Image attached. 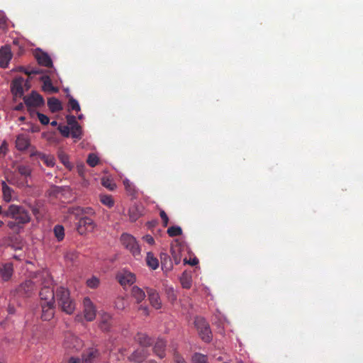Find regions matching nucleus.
I'll return each mask as SVG.
<instances>
[{
  "instance_id": "13d9d810",
  "label": "nucleus",
  "mask_w": 363,
  "mask_h": 363,
  "mask_svg": "<svg viewBox=\"0 0 363 363\" xmlns=\"http://www.w3.org/2000/svg\"><path fill=\"white\" fill-rule=\"evenodd\" d=\"M143 240L150 245H153L155 242L153 237L150 235H146L144 236Z\"/></svg>"
},
{
  "instance_id": "4468645a",
  "label": "nucleus",
  "mask_w": 363,
  "mask_h": 363,
  "mask_svg": "<svg viewBox=\"0 0 363 363\" xmlns=\"http://www.w3.org/2000/svg\"><path fill=\"white\" fill-rule=\"evenodd\" d=\"M117 279L122 286L133 284L135 281V277L134 274L128 271L120 272L117 275Z\"/></svg>"
},
{
  "instance_id": "680f3d73",
  "label": "nucleus",
  "mask_w": 363,
  "mask_h": 363,
  "mask_svg": "<svg viewBox=\"0 0 363 363\" xmlns=\"http://www.w3.org/2000/svg\"><path fill=\"white\" fill-rule=\"evenodd\" d=\"M68 363H81V361L79 358L77 357H70L69 361H68Z\"/></svg>"
},
{
  "instance_id": "dca6fc26",
  "label": "nucleus",
  "mask_w": 363,
  "mask_h": 363,
  "mask_svg": "<svg viewBox=\"0 0 363 363\" xmlns=\"http://www.w3.org/2000/svg\"><path fill=\"white\" fill-rule=\"evenodd\" d=\"M99 352L95 348L88 349L82 356V363H96Z\"/></svg>"
},
{
  "instance_id": "6e6552de",
  "label": "nucleus",
  "mask_w": 363,
  "mask_h": 363,
  "mask_svg": "<svg viewBox=\"0 0 363 363\" xmlns=\"http://www.w3.org/2000/svg\"><path fill=\"white\" fill-rule=\"evenodd\" d=\"M23 101L28 107H38L44 104L43 97L36 91H32L28 96L23 97Z\"/></svg>"
},
{
  "instance_id": "c756f323",
  "label": "nucleus",
  "mask_w": 363,
  "mask_h": 363,
  "mask_svg": "<svg viewBox=\"0 0 363 363\" xmlns=\"http://www.w3.org/2000/svg\"><path fill=\"white\" fill-rule=\"evenodd\" d=\"M161 264L162 267H165L167 269H172V264L169 256L165 253L160 254Z\"/></svg>"
},
{
  "instance_id": "4c0bfd02",
  "label": "nucleus",
  "mask_w": 363,
  "mask_h": 363,
  "mask_svg": "<svg viewBox=\"0 0 363 363\" xmlns=\"http://www.w3.org/2000/svg\"><path fill=\"white\" fill-rule=\"evenodd\" d=\"M180 282L182 287L184 289H190L191 286V279L186 274L184 273L182 274L180 278Z\"/></svg>"
},
{
  "instance_id": "cd10ccee",
  "label": "nucleus",
  "mask_w": 363,
  "mask_h": 363,
  "mask_svg": "<svg viewBox=\"0 0 363 363\" xmlns=\"http://www.w3.org/2000/svg\"><path fill=\"white\" fill-rule=\"evenodd\" d=\"M146 262L147 266L152 269L155 270L159 267V261L154 257L152 252L147 253Z\"/></svg>"
},
{
  "instance_id": "49530a36",
  "label": "nucleus",
  "mask_w": 363,
  "mask_h": 363,
  "mask_svg": "<svg viewBox=\"0 0 363 363\" xmlns=\"http://www.w3.org/2000/svg\"><path fill=\"white\" fill-rule=\"evenodd\" d=\"M115 306L118 310H123L125 307V301L123 298L118 297L115 301Z\"/></svg>"
},
{
  "instance_id": "bb28decb",
  "label": "nucleus",
  "mask_w": 363,
  "mask_h": 363,
  "mask_svg": "<svg viewBox=\"0 0 363 363\" xmlns=\"http://www.w3.org/2000/svg\"><path fill=\"white\" fill-rule=\"evenodd\" d=\"M133 296L136 299L138 303H140L145 298L144 291L137 286H134L131 290Z\"/></svg>"
},
{
  "instance_id": "6e6d98bb",
  "label": "nucleus",
  "mask_w": 363,
  "mask_h": 363,
  "mask_svg": "<svg viewBox=\"0 0 363 363\" xmlns=\"http://www.w3.org/2000/svg\"><path fill=\"white\" fill-rule=\"evenodd\" d=\"M174 360L176 363H186L184 357L181 356L178 352H174Z\"/></svg>"
},
{
  "instance_id": "7c9ffc66",
  "label": "nucleus",
  "mask_w": 363,
  "mask_h": 363,
  "mask_svg": "<svg viewBox=\"0 0 363 363\" xmlns=\"http://www.w3.org/2000/svg\"><path fill=\"white\" fill-rule=\"evenodd\" d=\"M53 233L57 241H62L65 238V228L62 225H56L53 228Z\"/></svg>"
},
{
  "instance_id": "9b49d317",
  "label": "nucleus",
  "mask_w": 363,
  "mask_h": 363,
  "mask_svg": "<svg viewBox=\"0 0 363 363\" xmlns=\"http://www.w3.org/2000/svg\"><path fill=\"white\" fill-rule=\"evenodd\" d=\"M13 274V266L11 262L0 264V277L4 281H9Z\"/></svg>"
},
{
  "instance_id": "7ed1b4c3",
  "label": "nucleus",
  "mask_w": 363,
  "mask_h": 363,
  "mask_svg": "<svg viewBox=\"0 0 363 363\" xmlns=\"http://www.w3.org/2000/svg\"><path fill=\"white\" fill-rule=\"evenodd\" d=\"M37 279L41 286L39 296L42 302H55V291L52 289L53 281L50 274L48 271H43L38 274Z\"/></svg>"
},
{
  "instance_id": "052dcab7",
  "label": "nucleus",
  "mask_w": 363,
  "mask_h": 363,
  "mask_svg": "<svg viewBox=\"0 0 363 363\" xmlns=\"http://www.w3.org/2000/svg\"><path fill=\"white\" fill-rule=\"evenodd\" d=\"M184 262H185V263H186V259H184ZM187 263H189L191 266H195L199 263V260L196 258H194V259L189 260V262H187Z\"/></svg>"
},
{
  "instance_id": "0e129e2a",
  "label": "nucleus",
  "mask_w": 363,
  "mask_h": 363,
  "mask_svg": "<svg viewBox=\"0 0 363 363\" xmlns=\"http://www.w3.org/2000/svg\"><path fill=\"white\" fill-rule=\"evenodd\" d=\"M47 155H45V154L40 152V153L38 154V156L37 157L40 159L42 161H44L45 157H47Z\"/></svg>"
},
{
  "instance_id": "4be33fe9",
  "label": "nucleus",
  "mask_w": 363,
  "mask_h": 363,
  "mask_svg": "<svg viewBox=\"0 0 363 363\" xmlns=\"http://www.w3.org/2000/svg\"><path fill=\"white\" fill-rule=\"evenodd\" d=\"M165 342L162 339H158L155 343L153 351L160 358H163L165 355Z\"/></svg>"
},
{
  "instance_id": "9d476101",
  "label": "nucleus",
  "mask_w": 363,
  "mask_h": 363,
  "mask_svg": "<svg viewBox=\"0 0 363 363\" xmlns=\"http://www.w3.org/2000/svg\"><path fill=\"white\" fill-rule=\"evenodd\" d=\"M42 315L41 318L43 320H50L55 314V302L46 301L41 303Z\"/></svg>"
},
{
  "instance_id": "39448f33",
  "label": "nucleus",
  "mask_w": 363,
  "mask_h": 363,
  "mask_svg": "<svg viewBox=\"0 0 363 363\" xmlns=\"http://www.w3.org/2000/svg\"><path fill=\"white\" fill-rule=\"evenodd\" d=\"M121 242L122 245L128 249L133 256L140 254V249L135 238L130 234L123 233L121 236Z\"/></svg>"
},
{
  "instance_id": "412c9836",
  "label": "nucleus",
  "mask_w": 363,
  "mask_h": 363,
  "mask_svg": "<svg viewBox=\"0 0 363 363\" xmlns=\"http://www.w3.org/2000/svg\"><path fill=\"white\" fill-rule=\"evenodd\" d=\"M35 58L39 65L47 67H52V61L47 53L43 52H38L35 55Z\"/></svg>"
},
{
  "instance_id": "37998d69",
  "label": "nucleus",
  "mask_w": 363,
  "mask_h": 363,
  "mask_svg": "<svg viewBox=\"0 0 363 363\" xmlns=\"http://www.w3.org/2000/svg\"><path fill=\"white\" fill-rule=\"evenodd\" d=\"M102 185L108 189L113 191L116 189V185L109 179H103Z\"/></svg>"
},
{
  "instance_id": "ddd939ff",
  "label": "nucleus",
  "mask_w": 363,
  "mask_h": 363,
  "mask_svg": "<svg viewBox=\"0 0 363 363\" xmlns=\"http://www.w3.org/2000/svg\"><path fill=\"white\" fill-rule=\"evenodd\" d=\"M12 58V53L9 47L5 46L0 49V67L6 68Z\"/></svg>"
},
{
  "instance_id": "bf43d9fd",
  "label": "nucleus",
  "mask_w": 363,
  "mask_h": 363,
  "mask_svg": "<svg viewBox=\"0 0 363 363\" xmlns=\"http://www.w3.org/2000/svg\"><path fill=\"white\" fill-rule=\"evenodd\" d=\"M138 310L140 311H142L143 315H144L145 316H147L149 315V311H148V308L147 306H140L138 308Z\"/></svg>"
},
{
  "instance_id": "c03bdc74",
  "label": "nucleus",
  "mask_w": 363,
  "mask_h": 363,
  "mask_svg": "<svg viewBox=\"0 0 363 363\" xmlns=\"http://www.w3.org/2000/svg\"><path fill=\"white\" fill-rule=\"evenodd\" d=\"M69 106L72 110L79 111H80V106L78 103V101L74 99V98L71 97L69 99Z\"/></svg>"
},
{
  "instance_id": "ea45409f",
  "label": "nucleus",
  "mask_w": 363,
  "mask_h": 363,
  "mask_svg": "<svg viewBox=\"0 0 363 363\" xmlns=\"http://www.w3.org/2000/svg\"><path fill=\"white\" fill-rule=\"evenodd\" d=\"M71 135L73 138L79 139L82 135V129L80 125L78 124L71 127Z\"/></svg>"
},
{
  "instance_id": "f3484780",
  "label": "nucleus",
  "mask_w": 363,
  "mask_h": 363,
  "mask_svg": "<svg viewBox=\"0 0 363 363\" xmlns=\"http://www.w3.org/2000/svg\"><path fill=\"white\" fill-rule=\"evenodd\" d=\"M144 208L142 205L133 204L128 210L129 218L132 222L136 221L143 215Z\"/></svg>"
},
{
  "instance_id": "f704fd0d",
  "label": "nucleus",
  "mask_w": 363,
  "mask_h": 363,
  "mask_svg": "<svg viewBox=\"0 0 363 363\" xmlns=\"http://www.w3.org/2000/svg\"><path fill=\"white\" fill-rule=\"evenodd\" d=\"M18 69L19 71L24 72L28 77L43 73V70L39 68H25L23 67H20Z\"/></svg>"
},
{
  "instance_id": "a211bd4d",
  "label": "nucleus",
  "mask_w": 363,
  "mask_h": 363,
  "mask_svg": "<svg viewBox=\"0 0 363 363\" xmlns=\"http://www.w3.org/2000/svg\"><path fill=\"white\" fill-rule=\"evenodd\" d=\"M18 290L19 293L28 296L35 290V284L31 280H26L19 286Z\"/></svg>"
},
{
  "instance_id": "09e8293b",
  "label": "nucleus",
  "mask_w": 363,
  "mask_h": 363,
  "mask_svg": "<svg viewBox=\"0 0 363 363\" xmlns=\"http://www.w3.org/2000/svg\"><path fill=\"white\" fill-rule=\"evenodd\" d=\"M123 184H124V186L127 191H128L130 194H134V192H135L134 186H133V184L128 179H125L123 181Z\"/></svg>"
},
{
  "instance_id": "4d7b16f0",
  "label": "nucleus",
  "mask_w": 363,
  "mask_h": 363,
  "mask_svg": "<svg viewBox=\"0 0 363 363\" xmlns=\"http://www.w3.org/2000/svg\"><path fill=\"white\" fill-rule=\"evenodd\" d=\"M67 123L71 125V127L78 124L74 116H70V115L67 116Z\"/></svg>"
},
{
  "instance_id": "f03ea898",
  "label": "nucleus",
  "mask_w": 363,
  "mask_h": 363,
  "mask_svg": "<svg viewBox=\"0 0 363 363\" xmlns=\"http://www.w3.org/2000/svg\"><path fill=\"white\" fill-rule=\"evenodd\" d=\"M55 302L68 315L74 313L76 309V301L71 297L69 290L62 286H57L55 289Z\"/></svg>"
},
{
  "instance_id": "79ce46f5",
  "label": "nucleus",
  "mask_w": 363,
  "mask_h": 363,
  "mask_svg": "<svg viewBox=\"0 0 363 363\" xmlns=\"http://www.w3.org/2000/svg\"><path fill=\"white\" fill-rule=\"evenodd\" d=\"M86 284L89 288L96 289L99 284V279L96 277H92L86 281Z\"/></svg>"
},
{
  "instance_id": "5fc2aeb1",
  "label": "nucleus",
  "mask_w": 363,
  "mask_h": 363,
  "mask_svg": "<svg viewBox=\"0 0 363 363\" xmlns=\"http://www.w3.org/2000/svg\"><path fill=\"white\" fill-rule=\"evenodd\" d=\"M160 216L163 223V226L167 227L169 223V218L164 211L162 210L160 212Z\"/></svg>"
},
{
  "instance_id": "f257e3e1",
  "label": "nucleus",
  "mask_w": 363,
  "mask_h": 363,
  "mask_svg": "<svg viewBox=\"0 0 363 363\" xmlns=\"http://www.w3.org/2000/svg\"><path fill=\"white\" fill-rule=\"evenodd\" d=\"M5 215L6 218L13 219V220H9L7 223V226L16 233H18L24 225L31 220L29 212L23 206L20 205H9Z\"/></svg>"
},
{
  "instance_id": "6ab92c4d",
  "label": "nucleus",
  "mask_w": 363,
  "mask_h": 363,
  "mask_svg": "<svg viewBox=\"0 0 363 363\" xmlns=\"http://www.w3.org/2000/svg\"><path fill=\"white\" fill-rule=\"evenodd\" d=\"M147 350L145 348H139L134 351L132 354L129 357L130 361L140 363L143 362L147 357Z\"/></svg>"
},
{
  "instance_id": "e2e57ef3",
  "label": "nucleus",
  "mask_w": 363,
  "mask_h": 363,
  "mask_svg": "<svg viewBox=\"0 0 363 363\" xmlns=\"http://www.w3.org/2000/svg\"><path fill=\"white\" fill-rule=\"evenodd\" d=\"M39 153H40V152H38L34 149H31L30 151V157H38Z\"/></svg>"
},
{
  "instance_id": "c9c22d12",
  "label": "nucleus",
  "mask_w": 363,
  "mask_h": 363,
  "mask_svg": "<svg viewBox=\"0 0 363 363\" xmlns=\"http://www.w3.org/2000/svg\"><path fill=\"white\" fill-rule=\"evenodd\" d=\"M18 173L23 176L24 177L27 178L30 176L31 174V169L29 166L27 165H19L17 167Z\"/></svg>"
},
{
  "instance_id": "20e7f679",
  "label": "nucleus",
  "mask_w": 363,
  "mask_h": 363,
  "mask_svg": "<svg viewBox=\"0 0 363 363\" xmlns=\"http://www.w3.org/2000/svg\"><path fill=\"white\" fill-rule=\"evenodd\" d=\"M194 324L201 338L206 342H211L212 340V333L206 320L203 318L197 317L194 320Z\"/></svg>"
},
{
  "instance_id": "2eb2a0df",
  "label": "nucleus",
  "mask_w": 363,
  "mask_h": 363,
  "mask_svg": "<svg viewBox=\"0 0 363 363\" xmlns=\"http://www.w3.org/2000/svg\"><path fill=\"white\" fill-rule=\"evenodd\" d=\"M113 324L112 316L107 313H104L101 315V320L99 323L100 328L105 332L110 331Z\"/></svg>"
},
{
  "instance_id": "c85d7f7f",
  "label": "nucleus",
  "mask_w": 363,
  "mask_h": 363,
  "mask_svg": "<svg viewBox=\"0 0 363 363\" xmlns=\"http://www.w3.org/2000/svg\"><path fill=\"white\" fill-rule=\"evenodd\" d=\"M58 157L60 162L67 168L69 170H72L73 165L69 162V156L63 151L58 152Z\"/></svg>"
},
{
  "instance_id": "603ef678",
  "label": "nucleus",
  "mask_w": 363,
  "mask_h": 363,
  "mask_svg": "<svg viewBox=\"0 0 363 363\" xmlns=\"http://www.w3.org/2000/svg\"><path fill=\"white\" fill-rule=\"evenodd\" d=\"M38 118L43 125H48L50 122L49 118L43 113H38Z\"/></svg>"
},
{
  "instance_id": "72a5a7b5",
  "label": "nucleus",
  "mask_w": 363,
  "mask_h": 363,
  "mask_svg": "<svg viewBox=\"0 0 363 363\" xmlns=\"http://www.w3.org/2000/svg\"><path fill=\"white\" fill-rule=\"evenodd\" d=\"M191 362L192 363H208L207 356L199 352L193 354Z\"/></svg>"
},
{
  "instance_id": "2f4dec72",
  "label": "nucleus",
  "mask_w": 363,
  "mask_h": 363,
  "mask_svg": "<svg viewBox=\"0 0 363 363\" xmlns=\"http://www.w3.org/2000/svg\"><path fill=\"white\" fill-rule=\"evenodd\" d=\"M28 206L37 220L43 217V213L40 211V204L39 203L36 202L34 204H29Z\"/></svg>"
},
{
  "instance_id": "a19ab883",
  "label": "nucleus",
  "mask_w": 363,
  "mask_h": 363,
  "mask_svg": "<svg viewBox=\"0 0 363 363\" xmlns=\"http://www.w3.org/2000/svg\"><path fill=\"white\" fill-rule=\"evenodd\" d=\"M99 160V157L95 154L90 153L88 155L86 162L90 167H94L95 166H96L98 164Z\"/></svg>"
},
{
  "instance_id": "393cba45",
  "label": "nucleus",
  "mask_w": 363,
  "mask_h": 363,
  "mask_svg": "<svg viewBox=\"0 0 363 363\" xmlns=\"http://www.w3.org/2000/svg\"><path fill=\"white\" fill-rule=\"evenodd\" d=\"M48 106L52 113L57 112L62 109V106L60 100L57 98L51 97L48 100Z\"/></svg>"
},
{
  "instance_id": "58836bf2",
  "label": "nucleus",
  "mask_w": 363,
  "mask_h": 363,
  "mask_svg": "<svg viewBox=\"0 0 363 363\" xmlns=\"http://www.w3.org/2000/svg\"><path fill=\"white\" fill-rule=\"evenodd\" d=\"M182 230L179 226H171L167 229V234L169 237H175L182 235Z\"/></svg>"
},
{
  "instance_id": "774afa93",
  "label": "nucleus",
  "mask_w": 363,
  "mask_h": 363,
  "mask_svg": "<svg viewBox=\"0 0 363 363\" xmlns=\"http://www.w3.org/2000/svg\"><path fill=\"white\" fill-rule=\"evenodd\" d=\"M23 108V105L21 104L16 106V110H21Z\"/></svg>"
},
{
  "instance_id": "69168bd1",
  "label": "nucleus",
  "mask_w": 363,
  "mask_h": 363,
  "mask_svg": "<svg viewBox=\"0 0 363 363\" xmlns=\"http://www.w3.org/2000/svg\"><path fill=\"white\" fill-rule=\"evenodd\" d=\"M7 208H3L1 206H0V215H1L3 217H6L5 212L6 211Z\"/></svg>"
},
{
  "instance_id": "5701e85b",
  "label": "nucleus",
  "mask_w": 363,
  "mask_h": 363,
  "mask_svg": "<svg viewBox=\"0 0 363 363\" xmlns=\"http://www.w3.org/2000/svg\"><path fill=\"white\" fill-rule=\"evenodd\" d=\"M30 145L29 139L25 135H18L16 140V147L19 150H25Z\"/></svg>"
},
{
  "instance_id": "864d4df0",
  "label": "nucleus",
  "mask_w": 363,
  "mask_h": 363,
  "mask_svg": "<svg viewBox=\"0 0 363 363\" xmlns=\"http://www.w3.org/2000/svg\"><path fill=\"white\" fill-rule=\"evenodd\" d=\"M7 150H8V144L4 140L2 142V143L0 146V157H4L6 154Z\"/></svg>"
},
{
  "instance_id": "423d86ee",
  "label": "nucleus",
  "mask_w": 363,
  "mask_h": 363,
  "mask_svg": "<svg viewBox=\"0 0 363 363\" xmlns=\"http://www.w3.org/2000/svg\"><path fill=\"white\" fill-rule=\"evenodd\" d=\"M95 227L96 224L94 220L87 216H84L79 218L77 225V230L80 235H85L87 233L92 232Z\"/></svg>"
},
{
  "instance_id": "de8ad7c7",
  "label": "nucleus",
  "mask_w": 363,
  "mask_h": 363,
  "mask_svg": "<svg viewBox=\"0 0 363 363\" xmlns=\"http://www.w3.org/2000/svg\"><path fill=\"white\" fill-rule=\"evenodd\" d=\"M43 162L50 167H54L55 164V157L52 155H48L47 157H45V160Z\"/></svg>"
},
{
  "instance_id": "3c124183",
  "label": "nucleus",
  "mask_w": 363,
  "mask_h": 363,
  "mask_svg": "<svg viewBox=\"0 0 363 363\" xmlns=\"http://www.w3.org/2000/svg\"><path fill=\"white\" fill-rule=\"evenodd\" d=\"M76 168H77V172L78 174L82 178H84L85 170H86V167H85L84 164H83V163L78 164L77 165Z\"/></svg>"
},
{
  "instance_id": "473e14b6",
  "label": "nucleus",
  "mask_w": 363,
  "mask_h": 363,
  "mask_svg": "<svg viewBox=\"0 0 363 363\" xmlns=\"http://www.w3.org/2000/svg\"><path fill=\"white\" fill-rule=\"evenodd\" d=\"M99 199L100 201L108 208H111L114 205V201L111 195L101 194Z\"/></svg>"
},
{
  "instance_id": "a18cd8bd",
  "label": "nucleus",
  "mask_w": 363,
  "mask_h": 363,
  "mask_svg": "<svg viewBox=\"0 0 363 363\" xmlns=\"http://www.w3.org/2000/svg\"><path fill=\"white\" fill-rule=\"evenodd\" d=\"M171 254L175 264H179L181 262V255L179 251H177L174 248H171Z\"/></svg>"
},
{
  "instance_id": "8fccbe9b",
  "label": "nucleus",
  "mask_w": 363,
  "mask_h": 363,
  "mask_svg": "<svg viewBox=\"0 0 363 363\" xmlns=\"http://www.w3.org/2000/svg\"><path fill=\"white\" fill-rule=\"evenodd\" d=\"M58 130L60 133L65 137H69L70 134V128L67 125H60Z\"/></svg>"
},
{
  "instance_id": "338daca9",
  "label": "nucleus",
  "mask_w": 363,
  "mask_h": 363,
  "mask_svg": "<svg viewBox=\"0 0 363 363\" xmlns=\"http://www.w3.org/2000/svg\"><path fill=\"white\" fill-rule=\"evenodd\" d=\"M52 126H56L57 125V122L56 121H53L50 123Z\"/></svg>"
},
{
  "instance_id": "aec40b11",
  "label": "nucleus",
  "mask_w": 363,
  "mask_h": 363,
  "mask_svg": "<svg viewBox=\"0 0 363 363\" xmlns=\"http://www.w3.org/2000/svg\"><path fill=\"white\" fill-rule=\"evenodd\" d=\"M40 80L43 82V90L44 91L49 93H57L59 91V89L53 86L51 79L48 76H42L40 77Z\"/></svg>"
},
{
  "instance_id": "f8f14e48",
  "label": "nucleus",
  "mask_w": 363,
  "mask_h": 363,
  "mask_svg": "<svg viewBox=\"0 0 363 363\" xmlns=\"http://www.w3.org/2000/svg\"><path fill=\"white\" fill-rule=\"evenodd\" d=\"M146 291L152 306L156 309L161 308L162 302L157 291L155 289L151 288H147Z\"/></svg>"
},
{
  "instance_id": "0eeeda50",
  "label": "nucleus",
  "mask_w": 363,
  "mask_h": 363,
  "mask_svg": "<svg viewBox=\"0 0 363 363\" xmlns=\"http://www.w3.org/2000/svg\"><path fill=\"white\" fill-rule=\"evenodd\" d=\"M64 346L70 351H77L80 350L83 343L77 336L72 333H67L64 341Z\"/></svg>"
},
{
  "instance_id": "a878e982",
  "label": "nucleus",
  "mask_w": 363,
  "mask_h": 363,
  "mask_svg": "<svg viewBox=\"0 0 363 363\" xmlns=\"http://www.w3.org/2000/svg\"><path fill=\"white\" fill-rule=\"evenodd\" d=\"M1 186L4 201L9 203L12 200V194L13 193V190L9 187L4 181H2Z\"/></svg>"
},
{
  "instance_id": "b1692460",
  "label": "nucleus",
  "mask_w": 363,
  "mask_h": 363,
  "mask_svg": "<svg viewBox=\"0 0 363 363\" xmlns=\"http://www.w3.org/2000/svg\"><path fill=\"white\" fill-rule=\"evenodd\" d=\"M135 340L143 347H148L152 344L151 338L145 333H138L135 337Z\"/></svg>"
},
{
  "instance_id": "1a4fd4ad",
  "label": "nucleus",
  "mask_w": 363,
  "mask_h": 363,
  "mask_svg": "<svg viewBox=\"0 0 363 363\" xmlns=\"http://www.w3.org/2000/svg\"><path fill=\"white\" fill-rule=\"evenodd\" d=\"M84 318L87 321H92L96 314V310L93 302L89 297H85L83 300Z\"/></svg>"
},
{
  "instance_id": "e433bc0d",
  "label": "nucleus",
  "mask_w": 363,
  "mask_h": 363,
  "mask_svg": "<svg viewBox=\"0 0 363 363\" xmlns=\"http://www.w3.org/2000/svg\"><path fill=\"white\" fill-rule=\"evenodd\" d=\"M12 91L16 96H22L23 94V89L21 84L17 81L13 82Z\"/></svg>"
}]
</instances>
